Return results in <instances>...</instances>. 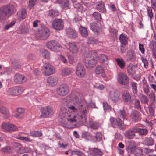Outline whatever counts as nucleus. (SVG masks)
Wrapping results in <instances>:
<instances>
[{
	"mask_svg": "<svg viewBox=\"0 0 156 156\" xmlns=\"http://www.w3.org/2000/svg\"><path fill=\"white\" fill-rule=\"evenodd\" d=\"M137 83L135 82H132L131 84V86L132 87L133 92L134 94H136L137 92Z\"/></svg>",
	"mask_w": 156,
	"mask_h": 156,
	"instance_id": "nucleus-60",
	"label": "nucleus"
},
{
	"mask_svg": "<svg viewBox=\"0 0 156 156\" xmlns=\"http://www.w3.org/2000/svg\"><path fill=\"white\" fill-rule=\"evenodd\" d=\"M42 73L44 76L51 75L55 72L54 67L49 63H44L42 67Z\"/></svg>",
	"mask_w": 156,
	"mask_h": 156,
	"instance_id": "nucleus-6",
	"label": "nucleus"
},
{
	"mask_svg": "<svg viewBox=\"0 0 156 156\" xmlns=\"http://www.w3.org/2000/svg\"><path fill=\"white\" fill-rule=\"evenodd\" d=\"M154 140L151 137L146 138L143 141L144 144L148 146H152L154 144Z\"/></svg>",
	"mask_w": 156,
	"mask_h": 156,
	"instance_id": "nucleus-36",
	"label": "nucleus"
},
{
	"mask_svg": "<svg viewBox=\"0 0 156 156\" xmlns=\"http://www.w3.org/2000/svg\"><path fill=\"white\" fill-rule=\"evenodd\" d=\"M117 65L121 69H124L125 66L126 62L122 58H117L115 59Z\"/></svg>",
	"mask_w": 156,
	"mask_h": 156,
	"instance_id": "nucleus-32",
	"label": "nucleus"
},
{
	"mask_svg": "<svg viewBox=\"0 0 156 156\" xmlns=\"http://www.w3.org/2000/svg\"><path fill=\"white\" fill-rule=\"evenodd\" d=\"M17 111L18 113L14 115V117L18 119H22L23 117L25 109L21 108H18Z\"/></svg>",
	"mask_w": 156,
	"mask_h": 156,
	"instance_id": "nucleus-34",
	"label": "nucleus"
},
{
	"mask_svg": "<svg viewBox=\"0 0 156 156\" xmlns=\"http://www.w3.org/2000/svg\"><path fill=\"white\" fill-rule=\"evenodd\" d=\"M93 17L94 18L98 21H100L101 20V14L98 12H94L92 14Z\"/></svg>",
	"mask_w": 156,
	"mask_h": 156,
	"instance_id": "nucleus-48",
	"label": "nucleus"
},
{
	"mask_svg": "<svg viewBox=\"0 0 156 156\" xmlns=\"http://www.w3.org/2000/svg\"><path fill=\"white\" fill-rule=\"evenodd\" d=\"M80 44L75 42H69L67 44L66 48L71 53V55H68L69 62L73 64L77 61L78 50L80 48Z\"/></svg>",
	"mask_w": 156,
	"mask_h": 156,
	"instance_id": "nucleus-3",
	"label": "nucleus"
},
{
	"mask_svg": "<svg viewBox=\"0 0 156 156\" xmlns=\"http://www.w3.org/2000/svg\"><path fill=\"white\" fill-rule=\"evenodd\" d=\"M82 137L86 141L95 142L94 136L89 132H83L82 134Z\"/></svg>",
	"mask_w": 156,
	"mask_h": 156,
	"instance_id": "nucleus-21",
	"label": "nucleus"
},
{
	"mask_svg": "<svg viewBox=\"0 0 156 156\" xmlns=\"http://www.w3.org/2000/svg\"><path fill=\"white\" fill-rule=\"evenodd\" d=\"M141 59L143 62L144 63V67L145 68H147L148 67V62L145 58L141 57Z\"/></svg>",
	"mask_w": 156,
	"mask_h": 156,
	"instance_id": "nucleus-61",
	"label": "nucleus"
},
{
	"mask_svg": "<svg viewBox=\"0 0 156 156\" xmlns=\"http://www.w3.org/2000/svg\"><path fill=\"white\" fill-rule=\"evenodd\" d=\"M26 80V78L23 75L17 74L15 76L14 81L16 83H21L25 82Z\"/></svg>",
	"mask_w": 156,
	"mask_h": 156,
	"instance_id": "nucleus-24",
	"label": "nucleus"
},
{
	"mask_svg": "<svg viewBox=\"0 0 156 156\" xmlns=\"http://www.w3.org/2000/svg\"><path fill=\"white\" fill-rule=\"evenodd\" d=\"M151 6L154 10H156V0H151Z\"/></svg>",
	"mask_w": 156,
	"mask_h": 156,
	"instance_id": "nucleus-64",
	"label": "nucleus"
},
{
	"mask_svg": "<svg viewBox=\"0 0 156 156\" xmlns=\"http://www.w3.org/2000/svg\"><path fill=\"white\" fill-rule=\"evenodd\" d=\"M48 84L51 86H54L56 85L58 80L57 77L54 76H51L49 77L47 80Z\"/></svg>",
	"mask_w": 156,
	"mask_h": 156,
	"instance_id": "nucleus-29",
	"label": "nucleus"
},
{
	"mask_svg": "<svg viewBox=\"0 0 156 156\" xmlns=\"http://www.w3.org/2000/svg\"><path fill=\"white\" fill-rule=\"evenodd\" d=\"M143 90L144 92L148 95L149 92V86L147 85H144V86Z\"/></svg>",
	"mask_w": 156,
	"mask_h": 156,
	"instance_id": "nucleus-63",
	"label": "nucleus"
},
{
	"mask_svg": "<svg viewBox=\"0 0 156 156\" xmlns=\"http://www.w3.org/2000/svg\"><path fill=\"white\" fill-rule=\"evenodd\" d=\"M134 107H135L138 109H140L141 108V105L140 102L139 100L137 99H135L134 100Z\"/></svg>",
	"mask_w": 156,
	"mask_h": 156,
	"instance_id": "nucleus-56",
	"label": "nucleus"
},
{
	"mask_svg": "<svg viewBox=\"0 0 156 156\" xmlns=\"http://www.w3.org/2000/svg\"><path fill=\"white\" fill-rule=\"evenodd\" d=\"M122 98L125 102H130L131 100V96L127 91L123 92L122 95Z\"/></svg>",
	"mask_w": 156,
	"mask_h": 156,
	"instance_id": "nucleus-30",
	"label": "nucleus"
},
{
	"mask_svg": "<svg viewBox=\"0 0 156 156\" xmlns=\"http://www.w3.org/2000/svg\"><path fill=\"white\" fill-rule=\"evenodd\" d=\"M87 42L88 44H94L97 42V40L93 37H89L87 39Z\"/></svg>",
	"mask_w": 156,
	"mask_h": 156,
	"instance_id": "nucleus-54",
	"label": "nucleus"
},
{
	"mask_svg": "<svg viewBox=\"0 0 156 156\" xmlns=\"http://www.w3.org/2000/svg\"><path fill=\"white\" fill-rule=\"evenodd\" d=\"M140 113L136 110L132 111L130 117L131 119L136 122L140 120Z\"/></svg>",
	"mask_w": 156,
	"mask_h": 156,
	"instance_id": "nucleus-25",
	"label": "nucleus"
},
{
	"mask_svg": "<svg viewBox=\"0 0 156 156\" xmlns=\"http://www.w3.org/2000/svg\"><path fill=\"white\" fill-rule=\"evenodd\" d=\"M118 114L121 118H122L123 120L125 119V117L126 116L127 114L125 112L124 109L120 110L118 111Z\"/></svg>",
	"mask_w": 156,
	"mask_h": 156,
	"instance_id": "nucleus-51",
	"label": "nucleus"
},
{
	"mask_svg": "<svg viewBox=\"0 0 156 156\" xmlns=\"http://www.w3.org/2000/svg\"><path fill=\"white\" fill-rule=\"evenodd\" d=\"M88 126L91 128L95 129L98 128L99 125L98 123L97 122L90 121Z\"/></svg>",
	"mask_w": 156,
	"mask_h": 156,
	"instance_id": "nucleus-45",
	"label": "nucleus"
},
{
	"mask_svg": "<svg viewBox=\"0 0 156 156\" xmlns=\"http://www.w3.org/2000/svg\"><path fill=\"white\" fill-rule=\"evenodd\" d=\"M30 136L33 137H39L42 136V133L41 131H33L30 132Z\"/></svg>",
	"mask_w": 156,
	"mask_h": 156,
	"instance_id": "nucleus-46",
	"label": "nucleus"
},
{
	"mask_svg": "<svg viewBox=\"0 0 156 156\" xmlns=\"http://www.w3.org/2000/svg\"><path fill=\"white\" fill-rule=\"evenodd\" d=\"M95 72L96 74L98 75H101L103 77H105V76L104 71L100 65H98L97 66Z\"/></svg>",
	"mask_w": 156,
	"mask_h": 156,
	"instance_id": "nucleus-33",
	"label": "nucleus"
},
{
	"mask_svg": "<svg viewBox=\"0 0 156 156\" xmlns=\"http://www.w3.org/2000/svg\"><path fill=\"white\" fill-rule=\"evenodd\" d=\"M102 137V134L100 132H98L96 133L95 139V141H99L101 140Z\"/></svg>",
	"mask_w": 156,
	"mask_h": 156,
	"instance_id": "nucleus-55",
	"label": "nucleus"
},
{
	"mask_svg": "<svg viewBox=\"0 0 156 156\" xmlns=\"http://www.w3.org/2000/svg\"><path fill=\"white\" fill-rule=\"evenodd\" d=\"M40 55L46 58L49 59L50 58V54L47 50H42L40 53Z\"/></svg>",
	"mask_w": 156,
	"mask_h": 156,
	"instance_id": "nucleus-39",
	"label": "nucleus"
},
{
	"mask_svg": "<svg viewBox=\"0 0 156 156\" xmlns=\"http://www.w3.org/2000/svg\"><path fill=\"white\" fill-rule=\"evenodd\" d=\"M18 31L20 33L25 34L29 31V28L27 27L20 26L18 30Z\"/></svg>",
	"mask_w": 156,
	"mask_h": 156,
	"instance_id": "nucleus-41",
	"label": "nucleus"
},
{
	"mask_svg": "<svg viewBox=\"0 0 156 156\" xmlns=\"http://www.w3.org/2000/svg\"><path fill=\"white\" fill-rule=\"evenodd\" d=\"M72 155L76 154L79 156H85V154L81 151L78 150L73 151L72 152Z\"/></svg>",
	"mask_w": 156,
	"mask_h": 156,
	"instance_id": "nucleus-53",
	"label": "nucleus"
},
{
	"mask_svg": "<svg viewBox=\"0 0 156 156\" xmlns=\"http://www.w3.org/2000/svg\"><path fill=\"white\" fill-rule=\"evenodd\" d=\"M15 24V22L12 21L10 23L6 25L4 27L3 29L5 30H7L9 28L12 27Z\"/></svg>",
	"mask_w": 156,
	"mask_h": 156,
	"instance_id": "nucleus-58",
	"label": "nucleus"
},
{
	"mask_svg": "<svg viewBox=\"0 0 156 156\" xmlns=\"http://www.w3.org/2000/svg\"><path fill=\"white\" fill-rule=\"evenodd\" d=\"M24 88L21 86H16L10 88L6 91L9 95L17 96L21 94L24 91Z\"/></svg>",
	"mask_w": 156,
	"mask_h": 156,
	"instance_id": "nucleus-7",
	"label": "nucleus"
},
{
	"mask_svg": "<svg viewBox=\"0 0 156 156\" xmlns=\"http://www.w3.org/2000/svg\"><path fill=\"white\" fill-rule=\"evenodd\" d=\"M143 150L140 148H138L136 149L133 155L134 156H141L143 154Z\"/></svg>",
	"mask_w": 156,
	"mask_h": 156,
	"instance_id": "nucleus-50",
	"label": "nucleus"
},
{
	"mask_svg": "<svg viewBox=\"0 0 156 156\" xmlns=\"http://www.w3.org/2000/svg\"><path fill=\"white\" fill-rule=\"evenodd\" d=\"M125 58L127 62H133L136 59V54L133 50H129L127 52Z\"/></svg>",
	"mask_w": 156,
	"mask_h": 156,
	"instance_id": "nucleus-14",
	"label": "nucleus"
},
{
	"mask_svg": "<svg viewBox=\"0 0 156 156\" xmlns=\"http://www.w3.org/2000/svg\"><path fill=\"white\" fill-rule=\"evenodd\" d=\"M119 40L122 44L125 46L128 44V38L126 34H121L120 36Z\"/></svg>",
	"mask_w": 156,
	"mask_h": 156,
	"instance_id": "nucleus-35",
	"label": "nucleus"
},
{
	"mask_svg": "<svg viewBox=\"0 0 156 156\" xmlns=\"http://www.w3.org/2000/svg\"><path fill=\"white\" fill-rule=\"evenodd\" d=\"M110 121L112 126L113 127H119L121 129L123 128V124L120 119H116L114 117H112L110 119Z\"/></svg>",
	"mask_w": 156,
	"mask_h": 156,
	"instance_id": "nucleus-12",
	"label": "nucleus"
},
{
	"mask_svg": "<svg viewBox=\"0 0 156 156\" xmlns=\"http://www.w3.org/2000/svg\"><path fill=\"white\" fill-rule=\"evenodd\" d=\"M14 7L12 5L4 6L0 9V19H5L13 13Z\"/></svg>",
	"mask_w": 156,
	"mask_h": 156,
	"instance_id": "nucleus-4",
	"label": "nucleus"
},
{
	"mask_svg": "<svg viewBox=\"0 0 156 156\" xmlns=\"http://www.w3.org/2000/svg\"><path fill=\"white\" fill-rule=\"evenodd\" d=\"M137 67L138 65L137 64L133 65L132 63L129 64L127 67V72L131 75H133L137 70Z\"/></svg>",
	"mask_w": 156,
	"mask_h": 156,
	"instance_id": "nucleus-22",
	"label": "nucleus"
},
{
	"mask_svg": "<svg viewBox=\"0 0 156 156\" xmlns=\"http://www.w3.org/2000/svg\"><path fill=\"white\" fill-rule=\"evenodd\" d=\"M41 111V113L40 116L44 118L48 117L49 115H51L52 112V109L48 106L42 108Z\"/></svg>",
	"mask_w": 156,
	"mask_h": 156,
	"instance_id": "nucleus-17",
	"label": "nucleus"
},
{
	"mask_svg": "<svg viewBox=\"0 0 156 156\" xmlns=\"http://www.w3.org/2000/svg\"><path fill=\"white\" fill-rule=\"evenodd\" d=\"M90 29L94 33L98 32L100 30V23H92L90 24Z\"/></svg>",
	"mask_w": 156,
	"mask_h": 156,
	"instance_id": "nucleus-28",
	"label": "nucleus"
},
{
	"mask_svg": "<svg viewBox=\"0 0 156 156\" xmlns=\"http://www.w3.org/2000/svg\"><path fill=\"white\" fill-rule=\"evenodd\" d=\"M67 35L69 37L72 38H76L78 36L76 31L71 28H68L66 29Z\"/></svg>",
	"mask_w": 156,
	"mask_h": 156,
	"instance_id": "nucleus-20",
	"label": "nucleus"
},
{
	"mask_svg": "<svg viewBox=\"0 0 156 156\" xmlns=\"http://www.w3.org/2000/svg\"><path fill=\"white\" fill-rule=\"evenodd\" d=\"M47 47L54 51H59L62 49L60 45L54 40L50 41L47 43Z\"/></svg>",
	"mask_w": 156,
	"mask_h": 156,
	"instance_id": "nucleus-8",
	"label": "nucleus"
},
{
	"mask_svg": "<svg viewBox=\"0 0 156 156\" xmlns=\"http://www.w3.org/2000/svg\"><path fill=\"white\" fill-rule=\"evenodd\" d=\"M147 10L148 16L150 19H152L153 17V15L151 8V7H148L147 8Z\"/></svg>",
	"mask_w": 156,
	"mask_h": 156,
	"instance_id": "nucleus-57",
	"label": "nucleus"
},
{
	"mask_svg": "<svg viewBox=\"0 0 156 156\" xmlns=\"http://www.w3.org/2000/svg\"><path fill=\"white\" fill-rule=\"evenodd\" d=\"M52 27L56 30H61L63 28V22L61 19H56L53 22Z\"/></svg>",
	"mask_w": 156,
	"mask_h": 156,
	"instance_id": "nucleus-15",
	"label": "nucleus"
},
{
	"mask_svg": "<svg viewBox=\"0 0 156 156\" xmlns=\"http://www.w3.org/2000/svg\"><path fill=\"white\" fill-rule=\"evenodd\" d=\"M89 156H103V153L101 150L98 148H89L88 151Z\"/></svg>",
	"mask_w": 156,
	"mask_h": 156,
	"instance_id": "nucleus-16",
	"label": "nucleus"
},
{
	"mask_svg": "<svg viewBox=\"0 0 156 156\" xmlns=\"http://www.w3.org/2000/svg\"><path fill=\"white\" fill-rule=\"evenodd\" d=\"M139 98L142 104H147L148 103V99L147 98L144 94H140L139 96Z\"/></svg>",
	"mask_w": 156,
	"mask_h": 156,
	"instance_id": "nucleus-42",
	"label": "nucleus"
},
{
	"mask_svg": "<svg viewBox=\"0 0 156 156\" xmlns=\"http://www.w3.org/2000/svg\"><path fill=\"white\" fill-rule=\"evenodd\" d=\"M96 8L99 12H106V9L105 8L104 2L101 1H98L96 6Z\"/></svg>",
	"mask_w": 156,
	"mask_h": 156,
	"instance_id": "nucleus-31",
	"label": "nucleus"
},
{
	"mask_svg": "<svg viewBox=\"0 0 156 156\" xmlns=\"http://www.w3.org/2000/svg\"><path fill=\"white\" fill-rule=\"evenodd\" d=\"M76 73L79 77H84L86 74V70L84 66L81 63H79L77 66Z\"/></svg>",
	"mask_w": 156,
	"mask_h": 156,
	"instance_id": "nucleus-11",
	"label": "nucleus"
},
{
	"mask_svg": "<svg viewBox=\"0 0 156 156\" xmlns=\"http://www.w3.org/2000/svg\"><path fill=\"white\" fill-rule=\"evenodd\" d=\"M26 15V11L24 9L20 10L17 12L18 18L20 19H23L25 18Z\"/></svg>",
	"mask_w": 156,
	"mask_h": 156,
	"instance_id": "nucleus-37",
	"label": "nucleus"
},
{
	"mask_svg": "<svg viewBox=\"0 0 156 156\" xmlns=\"http://www.w3.org/2000/svg\"><path fill=\"white\" fill-rule=\"evenodd\" d=\"M2 128L6 131L10 132L18 130V128L16 125L9 122L3 123Z\"/></svg>",
	"mask_w": 156,
	"mask_h": 156,
	"instance_id": "nucleus-10",
	"label": "nucleus"
},
{
	"mask_svg": "<svg viewBox=\"0 0 156 156\" xmlns=\"http://www.w3.org/2000/svg\"><path fill=\"white\" fill-rule=\"evenodd\" d=\"M69 101L73 105L68 106L67 108H62L60 112L61 122L69 128L79 127L86 122V116L88 112L89 104L82 99V95L77 91L71 93L69 96Z\"/></svg>",
	"mask_w": 156,
	"mask_h": 156,
	"instance_id": "nucleus-1",
	"label": "nucleus"
},
{
	"mask_svg": "<svg viewBox=\"0 0 156 156\" xmlns=\"http://www.w3.org/2000/svg\"><path fill=\"white\" fill-rule=\"evenodd\" d=\"M69 88L67 85L62 84L57 89V93L60 95L64 96L69 92Z\"/></svg>",
	"mask_w": 156,
	"mask_h": 156,
	"instance_id": "nucleus-13",
	"label": "nucleus"
},
{
	"mask_svg": "<svg viewBox=\"0 0 156 156\" xmlns=\"http://www.w3.org/2000/svg\"><path fill=\"white\" fill-rule=\"evenodd\" d=\"M118 82L122 85H126L129 83V78L125 73L121 72L118 75L117 77Z\"/></svg>",
	"mask_w": 156,
	"mask_h": 156,
	"instance_id": "nucleus-9",
	"label": "nucleus"
},
{
	"mask_svg": "<svg viewBox=\"0 0 156 156\" xmlns=\"http://www.w3.org/2000/svg\"><path fill=\"white\" fill-rule=\"evenodd\" d=\"M136 132L138 133L141 135H146L148 132V130L145 128H136Z\"/></svg>",
	"mask_w": 156,
	"mask_h": 156,
	"instance_id": "nucleus-38",
	"label": "nucleus"
},
{
	"mask_svg": "<svg viewBox=\"0 0 156 156\" xmlns=\"http://www.w3.org/2000/svg\"><path fill=\"white\" fill-rule=\"evenodd\" d=\"M135 130H136V128H134L127 130L124 133L125 137L129 139L134 138L135 136V133H136Z\"/></svg>",
	"mask_w": 156,
	"mask_h": 156,
	"instance_id": "nucleus-18",
	"label": "nucleus"
},
{
	"mask_svg": "<svg viewBox=\"0 0 156 156\" xmlns=\"http://www.w3.org/2000/svg\"><path fill=\"white\" fill-rule=\"evenodd\" d=\"M119 96L116 92L114 89L110 91L109 99L114 102L117 101L119 100Z\"/></svg>",
	"mask_w": 156,
	"mask_h": 156,
	"instance_id": "nucleus-23",
	"label": "nucleus"
},
{
	"mask_svg": "<svg viewBox=\"0 0 156 156\" xmlns=\"http://www.w3.org/2000/svg\"><path fill=\"white\" fill-rule=\"evenodd\" d=\"M97 56V53L95 50L90 51L84 54L83 61L86 67L93 68L98 61L102 64H108V62L107 56L103 54H101L98 57Z\"/></svg>",
	"mask_w": 156,
	"mask_h": 156,
	"instance_id": "nucleus-2",
	"label": "nucleus"
},
{
	"mask_svg": "<svg viewBox=\"0 0 156 156\" xmlns=\"http://www.w3.org/2000/svg\"><path fill=\"white\" fill-rule=\"evenodd\" d=\"M19 139H20L21 140H25V141L29 142H31L32 141L30 139L28 138L27 136H20V137L19 138Z\"/></svg>",
	"mask_w": 156,
	"mask_h": 156,
	"instance_id": "nucleus-62",
	"label": "nucleus"
},
{
	"mask_svg": "<svg viewBox=\"0 0 156 156\" xmlns=\"http://www.w3.org/2000/svg\"><path fill=\"white\" fill-rule=\"evenodd\" d=\"M133 142L128 141L126 144V149L128 153L134 154L136 149Z\"/></svg>",
	"mask_w": 156,
	"mask_h": 156,
	"instance_id": "nucleus-19",
	"label": "nucleus"
},
{
	"mask_svg": "<svg viewBox=\"0 0 156 156\" xmlns=\"http://www.w3.org/2000/svg\"><path fill=\"white\" fill-rule=\"evenodd\" d=\"M110 35L114 38L116 37L117 31L116 30L112 28H110L109 30Z\"/></svg>",
	"mask_w": 156,
	"mask_h": 156,
	"instance_id": "nucleus-47",
	"label": "nucleus"
},
{
	"mask_svg": "<svg viewBox=\"0 0 156 156\" xmlns=\"http://www.w3.org/2000/svg\"><path fill=\"white\" fill-rule=\"evenodd\" d=\"M72 70L70 68H65L61 72L62 75L63 76H66L71 74Z\"/></svg>",
	"mask_w": 156,
	"mask_h": 156,
	"instance_id": "nucleus-44",
	"label": "nucleus"
},
{
	"mask_svg": "<svg viewBox=\"0 0 156 156\" xmlns=\"http://www.w3.org/2000/svg\"><path fill=\"white\" fill-rule=\"evenodd\" d=\"M12 151V149L9 147H6L1 149V151L3 152H10Z\"/></svg>",
	"mask_w": 156,
	"mask_h": 156,
	"instance_id": "nucleus-59",
	"label": "nucleus"
},
{
	"mask_svg": "<svg viewBox=\"0 0 156 156\" xmlns=\"http://www.w3.org/2000/svg\"><path fill=\"white\" fill-rule=\"evenodd\" d=\"M58 11L53 9L50 10L48 12L49 15L52 17L57 16L58 15Z\"/></svg>",
	"mask_w": 156,
	"mask_h": 156,
	"instance_id": "nucleus-49",
	"label": "nucleus"
},
{
	"mask_svg": "<svg viewBox=\"0 0 156 156\" xmlns=\"http://www.w3.org/2000/svg\"><path fill=\"white\" fill-rule=\"evenodd\" d=\"M56 3H59L63 9H67L69 7L68 0H58L56 1Z\"/></svg>",
	"mask_w": 156,
	"mask_h": 156,
	"instance_id": "nucleus-26",
	"label": "nucleus"
},
{
	"mask_svg": "<svg viewBox=\"0 0 156 156\" xmlns=\"http://www.w3.org/2000/svg\"><path fill=\"white\" fill-rule=\"evenodd\" d=\"M49 34L48 28L45 26H43L37 32L35 36L38 39H45L49 37Z\"/></svg>",
	"mask_w": 156,
	"mask_h": 156,
	"instance_id": "nucleus-5",
	"label": "nucleus"
},
{
	"mask_svg": "<svg viewBox=\"0 0 156 156\" xmlns=\"http://www.w3.org/2000/svg\"><path fill=\"white\" fill-rule=\"evenodd\" d=\"M103 107L105 111H109L111 110V107L107 102L103 103Z\"/></svg>",
	"mask_w": 156,
	"mask_h": 156,
	"instance_id": "nucleus-52",
	"label": "nucleus"
},
{
	"mask_svg": "<svg viewBox=\"0 0 156 156\" xmlns=\"http://www.w3.org/2000/svg\"><path fill=\"white\" fill-rule=\"evenodd\" d=\"M0 112L4 114L6 118L9 117V114L8 109L5 107H0Z\"/></svg>",
	"mask_w": 156,
	"mask_h": 156,
	"instance_id": "nucleus-43",
	"label": "nucleus"
},
{
	"mask_svg": "<svg viewBox=\"0 0 156 156\" xmlns=\"http://www.w3.org/2000/svg\"><path fill=\"white\" fill-rule=\"evenodd\" d=\"M79 31L81 35L83 37H86L88 34V32L86 28L82 26L80 27Z\"/></svg>",
	"mask_w": 156,
	"mask_h": 156,
	"instance_id": "nucleus-40",
	"label": "nucleus"
},
{
	"mask_svg": "<svg viewBox=\"0 0 156 156\" xmlns=\"http://www.w3.org/2000/svg\"><path fill=\"white\" fill-rule=\"evenodd\" d=\"M89 5L88 3H84L81 5L80 3H78L74 4V6L79 11L82 12L85 11L87 9Z\"/></svg>",
	"mask_w": 156,
	"mask_h": 156,
	"instance_id": "nucleus-27",
	"label": "nucleus"
}]
</instances>
